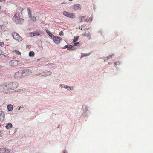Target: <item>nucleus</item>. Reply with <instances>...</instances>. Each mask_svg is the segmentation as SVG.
Instances as JSON below:
<instances>
[{"instance_id": "nucleus-1", "label": "nucleus", "mask_w": 153, "mask_h": 153, "mask_svg": "<svg viewBox=\"0 0 153 153\" xmlns=\"http://www.w3.org/2000/svg\"><path fill=\"white\" fill-rule=\"evenodd\" d=\"M27 72V70H24L19 71L15 74V77L16 78H21L23 76H25Z\"/></svg>"}, {"instance_id": "nucleus-2", "label": "nucleus", "mask_w": 153, "mask_h": 153, "mask_svg": "<svg viewBox=\"0 0 153 153\" xmlns=\"http://www.w3.org/2000/svg\"><path fill=\"white\" fill-rule=\"evenodd\" d=\"M7 85L9 90L15 89L17 88L18 85V83L16 82H14L13 83L10 82L8 84H7Z\"/></svg>"}, {"instance_id": "nucleus-3", "label": "nucleus", "mask_w": 153, "mask_h": 153, "mask_svg": "<svg viewBox=\"0 0 153 153\" xmlns=\"http://www.w3.org/2000/svg\"><path fill=\"white\" fill-rule=\"evenodd\" d=\"M12 35L14 39L20 42L22 40V37L20 36L16 33H12Z\"/></svg>"}, {"instance_id": "nucleus-4", "label": "nucleus", "mask_w": 153, "mask_h": 153, "mask_svg": "<svg viewBox=\"0 0 153 153\" xmlns=\"http://www.w3.org/2000/svg\"><path fill=\"white\" fill-rule=\"evenodd\" d=\"M18 61L16 60L10 61L9 62V65L11 66H16L18 65Z\"/></svg>"}, {"instance_id": "nucleus-5", "label": "nucleus", "mask_w": 153, "mask_h": 153, "mask_svg": "<svg viewBox=\"0 0 153 153\" xmlns=\"http://www.w3.org/2000/svg\"><path fill=\"white\" fill-rule=\"evenodd\" d=\"M5 114L1 109H0V121L2 122L4 121L5 118Z\"/></svg>"}, {"instance_id": "nucleus-6", "label": "nucleus", "mask_w": 153, "mask_h": 153, "mask_svg": "<svg viewBox=\"0 0 153 153\" xmlns=\"http://www.w3.org/2000/svg\"><path fill=\"white\" fill-rule=\"evenodd\" d=\"M17 13H16L14 16L15 21L17 23H21L22 21H23V19L17 17Z\"/></svg>"}, {"instance_id": "nucleus-7", "label": "nucleus", "mask_w": 153, "mask_h": 153, "mask_svg": "<svg viewBox=\"0 0 153 153\" xmlns=\"http://www.w3.org/2000/svg\"><path fill=\"white\" fill-rule=\"evenodd\" d=\"M62 39L61 38L58 37H54L53 38V40L54 42L57 44H59L61 40Z\"/></svg>"}, {"instance_id": "nucleus-8", "label": "nucleus", "mask_w": 153, "mask_h": 153, "mask_svg": "<svg viewBox=\"0 0 153 153\" xmlns=\"http://www.w3.org/2000/svg\"><path fill=\"white\" fill-rule=\"evenodd\" d=\"M66 48H67L68 50H72L75 49V48L73 46L70 45H66L63 47L64 49H65Z\"/></svg>"}, {"instance_id": "nucleus-9", "label": "nucleus", "mask_w": 153, "mask_h": 153, "mask_svg": "<svg viewBox=\"0 0 153 153\" xmlns=\"http://www.w3.org/2000/svg\"><path fill=\"white\" fill-rule=\"evenodd\" d=\"M0 152L1 153H9L10 151L5 148H0Z\"/></svg>"}, {"instance_id": "nucleus-10", "label": "nucleus", "mask_w": 153, "mask_h": 153, "mask_svg": "<svg viewBox=\"0 0 153 153\" xmlns=\"http://www.w3.org/2000/svg\"><path fill=\"white\" fill-rule=\"evenodd\" d=\"M73 8L75 10H77L80 9V6L79 4H76L73 6Z\"/></svg>"}, {"instance_id": "nucleus-11", "label": "nucleus", "mask_w": 153, "mask_h": 153, "mask_svg": "<svg viewBox=\"0 0 153 153\" xmlns=\"http://www.w3.org/2000/svg\"><path fill=\"white\" fill-rule=\"evenodd\" d=\"M9 90L7 84L5 85H3V92H6Z\"/></svg>"}, {"instance_id": "nucleus-12", "label": "nucleus", "mask_w": 153, "mask_h": 153, "mask_svg": "<svg viewBox=\"0 0 153 153\" xmlns=\"http://www.w3.org/2000/svg\"><path fill=\"white\" fill-rule=\"evenodd\" d=\"M28 16L29 18H32V15L31 14V8L28 7L27 9Z\"/></svg>"}, {"instance_id": "nucleus-13", "label": "nucleus", "mask_w": 153, "mask_h": 153, "mask_svg": "<svg viewBox=\"0 0 153 153\" xmlns=\"http://www.w3.org/2000/svg\"><path fill=\"white\" fill-rule=\"evenodd\" d=\"M51 74L52 73L50 71H46L44 73V74H43L42 75L44 76H48L51 75Z\"/></svg>"}, {"instance_id": "nucleus-14", "label": "nucleus", "mask_w": 153, "mask_h": 153, "mask_svg": "<svg viewBox=\"0 0 153 153\" xmlns=\"http://www.w3.org/2000/svg\"><path fill=\"white\" fill-rule=\"evenodd\" d=\"M76 17L75 14L74 13H69V15L68 16V17L70 18H74Z\"/></svg>"}, {"instance_id": "nucleus-15", "label": "nucleus", "mask_w": 153, "mask_h": 153, "mask_svg": "<svg viewBox=\"0 0 153 153\" xmlns=\"http://www.w3.org/2000/svg\"><path fill=\"white\" fill-rule=\"evenodd\" d=\"M13 126L12 125L11 123H9L7 124L5 126L6 128L7 129H9L11 128Z\"/></svg>"}, {"instance_id": "nucleus-16", "label": "nucleus", "mask_w": 153, "mask_h": 153, "mask_svg": "<svg viewBox=\"0 0 153 153\" xmlns=\"http://www.w3.org/2000/svg\"><path fill=\"white\" fill-rule=\"evenodd\" d=\"M13 107L12 105L10 104L7 106V109L9 111H11L13 110Z\"/></svg>"}, {"instance_id": "nucleus-17", "label": "nucleus", "mask_w": 153, "mask_h": 153, "mask_svg": "<svg viewBox=\"0 0 153 153\" xmlns=\"http://www.w3.org/2000/svg\"><path fill=\"white\" fill-rule=\"evenodd\" d=\"M34 53L33 51H30L29 52V55L30 56L33 57L34 56Z\"/></svg>"}, {"instance_id": "nucleus-18", "label": "nucleus", "mask_w": 153, "mask_h": 153, "mask_svg": "<svg viewBox=\"0 0 153 153\" xmlns=\"http://www.w3.org/2000/svg\"><path fill=\"white\" fill-rule=\"evenodd\" d=\"M46 32L51 37H52L53 36L52 35V33H51L50 31L47 30H46Z\"/></svg>"}, {"instance_id": "nucleus-19", "label": "nucleus", "mask_w": 153, "mask_h": 153, "mask_svg": "<svg viewBox=\"0 0 153 153\" xmlns=\"http://www.w3.org/2000/svg\"><path fill=\"white\" fill-rule=\"evenodd\" d=\"M81 21L83 22L86 21V16H83L81 18Z\"/></svg>"}, {"instance_id": "nucleus-20", "label": "nucleus", "mask_w": 153, "mask_h": 153, "mask_svg": "<svg viewBox=\"0 0 153 153\" xmlns=\"http://www.w3.org/2000/svg\"><path fill=\"white\" fill-rule=\"evenodd\" d=\"M34 34L35 36H39L40 35L39 32V31H35L34 32Z\"/></svg>"}, {"instance_id": "nucleus-21", "label": "nucleus", "mask_w": 153, "mask_h": 153, "mask_svg": "<svg viewBox=\"0 0 153 153\" xmlns=\"http://www.w3.org/2000/svg\"><path fill=\"white\" fill-rule=\"evenodd\" d=\"M13 52L14 53H16L18 55H20L21 54L20 52L16 50H14L13 51Z\"/></svg>"}, {"instance_id": "nucleus-22", "label": "nucleus", "mask_w": 153, "mask_h": 153, "mask_svg": "<svg viewBox=\"0 0 153 153\" xmlns=\"http://www.w3.org/2000/svg\"><path fill=\"white\" fill-rule=\"evenodd\" d=\"M90 54L89 53H82V54L81 56H82V57H85V56H88Z\"/></svg>"}, {"instance_id": "nucleus-23", "label": "nucleus", "mask_w": 153, "mask_h": 153, "mask_svg": "<svg viewBox=\"0 0 153 153\" xmlns=\"http://www.w3.org/2000/svg\"><path fill=\"white\" fill-rule=\"evenodd\" d=\"M64 87L66 88L68 90H72L73 89V88L72 87H67L66 85H65V86Z\"/></svg>"}, {"instance_id": "nucleus-24", "label": "nucleus", "mask_w": 153, "mask_h": 153, "mask_svg": "<svg viewBox=\"0 0 153 153\" xmlns=\"http://www.w3.org/2000/svg\"><path fill=\"white\" fill-rule=\"evenodd\" d=\"M69 14V13L66 11H65L63 12V15L67 17H68Z\"/></svg>"}, {"instance_id": "nucleus-25", "label": "nucleus", "mask_w": 153, "mask_h": 153, "mask_svg": "<svg viewBox=\"0 0 153 153\" xmlns=\"http://www.w3.org/2000/svg\"><path fill=\"white\" fill-rule=\"evenodd\" d=\"M92 20V19L91 18H87L86 17V22H91Z\"/></svg>"}, {"instance_id": "nucleus-26", "label": "nucleus", "mask_w": 153, "mask_h": 153, "mask_svg": "<svg viewBox=\"0 0 153 153\" xmlns=\"http://www.w3.org/2000/svg\"><path fill=\"white\" fill-rule=\"evenodd\" d=\"M4 25H0V31H1L3 30V27H4Z\"/></svg>"}, {"instance_id": "nucleus-27", "label": "nucleus", "mask_w": 153, "mask_h": 153, "mask_svg": "<svg viewBox=\"0 0 153 153\" xmlns=\"http://www.w3.org/2000/svg\"><path fill=\"white\" fill-rule=\"evenodd\" d=\"M29 34L30 35V36L33 37L34 36V32H31L29 33Z\"/></svg>"}, {"instance_id": "nucleus-28", "label": "nucleus", "mask_w": 153, "mask_h": 153, "mask_svg": "<svg viewBox=\"0 0 153 153\" xmlns=\"http://www.w3.org/2000/svg\"><path fill=\"white\" fill-rule=\"evenodd\" d=\"M30 18L32 19V20L33 21H36V18L35 16L32 17V18Z\"/></svg>"}, {"instance_id": "nucleus-29", "label": "nucleus", "mask_w": 153, "mask_h": 153, "mask_svg": "<svg viewBox=\"0 0 153 153\" xmlns=\"http://www.w3.org/2000/svg\"><path fill=\"white\" fill-rule=\"evenodd\" d=\"M3 85H0V91L3 92Z\"/></svg>"}, {"instance_id": "nucleus-30", "label": "nucleus", "mask_w": 153, "mask_h": 153, "mask_svg": "<svg viewBox=\"0 0 153 153\" xmlns=\"http://www.w3.org/2000/svg\"><path fill=\"white\" fill-rule=\"evenodd\" d=\"M78 38H77L74 37V39H73V41L74 42H75L77 41L78 40Z\"/></svg>"}, {"instance_id": "nucleus-31", "label": "nucleus", "mask_w": 153, "mask_h": 153, "mask_svg": "<svg viewBox=\"0 0 153 153\" xmlns=\"http://www.w3.org/2000/svg\"><path fill=\"white\" fill-rule=\"evenodd\" d=\"M4 45V43L3 42H0V46H3Z\"/></svg>"}, {"instance_id": "nucleus-32", "label": "nucleus", "mask_w": 153, "mask_h": 153, "mask_svg": "<svg viewBox=\"0 0 153 153\" xmlns=\"http://www.w3.org/2000/svg\"><path fill=\"white\" fill-rule=\"evenodd\" d=\"M86 36L88 37L89 38H90V34L89 32L87 33V36Z\"/></svg>"}, {"instance_id": "nucleus-33", "label": "nucleus", "mask_w": 153, "mask_h": 153, "mask_svg": "<svg viewBox=\"0 0 153 153\" xmlns=\"http://www.w3.org/2000/svg\"><path fill=\"white\" fill-rule=\"evenodd\" d=\"M59 35L60 36H62L63 35V33L62 31H60V32L59 33Z\"/></svg>"}, {"instance_id": "nucleus-34", "label": "nucleus", "mask_w": 153, "mask_h": 153, "mask_svg": "<svg viewBox=\"0 0 153 153\" xmlns=\"http://www.w3.org/2000/svg\"><path fill=\"white\" fill-rule=\"evenodd\" d=\"M79 44V42H75L74 43V46H77Z\"/></svg>"}, {"instance_id": "nucleus-35", "label": "nucleus", "mask_w": 153, "mask_h": 153, "mask_svg": "<svg viewBox=\"0 0 153 153\" xmlns=\"http://www.w3.org/2000/svg\"><path fill=\"white\" fill-rule=\"evenodd\" d=\"M120 64V62L119 61L116 62L114 63V65L116 66L117 64Z\"/></svg>"}, {"instance_id": "nucleus-36", "label": "nucleus", "mask_w": 153, "mask_h": 153, "mask_svg": "<svg viewBox=\"0 0 153 153\" xmlns=\"http://www.w3.org/2000/svg\"><path fill=\"white\" fill-rule=\"evenodd\" d=\"M83 36H87V33L85 32L83 33L82 35Z\"/></svg>"}, {"instance_id": "nucleus-37", "label": "nucleus", "mask_w": 153, "mask_h": 153, "mask_svg": "<svg viewBox=\"0 0 153 153\" xmlns=\"http://www.w3.org/2000/svg\"><path fill=\"white\" fill-rule=\"evenodd\" d=\"M2 102H1V101H0V107L2 105Z\"/></svg>"}, {"instance_id": "nucleus-38", "label": "nucleus", "mask_w": 153, "mask_h": 153, "mask_svg": "<svg viewBox=\"0 0 153 153\" xmlns=\"http://www.w3.org/2000/svg\"><path fill=\"white\" fill-rule=\"evenodd\" d=\"M27 47L29 48H30V45H27Z\"/></svg>"}, {"instance_id": "nucleus-39", "label": "nucleus", "mask_w": 153, "mask_h": 153, "mask_svg": "<svg viewBox=\"0 0 153 153\" xmlns=\"http://www.w3.org/2000/svg\"><path fill=\"white\" fill-rule=\"evenodd\" d=\"M62 153H66V150H64L62 151Z\"/></svg>"}, {"instance_id": "nucleus-40", "label": "nucleus", "mask_w": 153, "mask_h": 153, "mask_svg": "<svg viewBox=\"0 0 153 153\" xmlns=\"http://www.w3.org/2000/svg\"><path fill=\"white\" fill-rule=\"evenodd\" d=\"M5 1V0H0V2H2Z\"/></svg>"}, {"instance_id": "nucleus-41", "label": "nucleus", "mask_w": 153, "mask_h": 153, "mask_svg": "<svg viewBox=\"0 0 153 153\" xmlns=\"http://www.w3.org/2000/svg\"><path fill=\"white\" fill-rule=\"evenodd\" d=\"M2 51H1L0 49V55L1 54Z\"/></svg>"}, {"instance_id": "nucleus-42", "label": "nucleus", "mask_w": 153, "mask_h": 153, "mask_svg": "<svg viewBox=\"0 0 153 153\" xmlns=\"http://www.w3.org/2000/svg\"><path fill=\"white\" fill-rule=\"evenodd\" d=\"M70 1H72V0H69Z\"/></svg>"}, {"instance_id": "nucleus-43", "label": "nucleus", "mask_w": 153, "mask_h": 153, "mask_svg": "<svg viewBox=\"0 0 153 153\" xmlns=\"http://www.w3.org/2000/svg\"><path fill=\"white\" fill-rule=\"evenodd\" d=\"M1 8V6H0V9Z\"/></svg>"}]
</instances>
